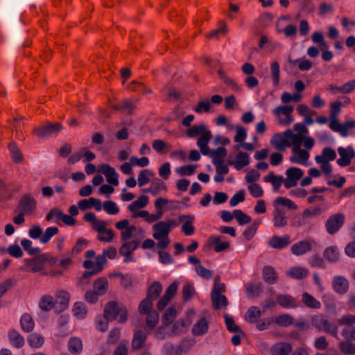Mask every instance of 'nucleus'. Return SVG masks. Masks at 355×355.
I'll use <instances>...</instances> for the list:
<instances>
[{"label": "nucleus", "mask_w": 355, "mask_h": 355, "mask_svg": "<svg viewBox=\"0 0 355 355\" xmlns=\"http://www.w3.org/2000/svg\"><path fill=\"white\" fill-rule=\"evenodd\" d=\"M103 318L107 320H117L123 324L128 320L127 310L123 304L111 301L105 306Z\"/></svg>", "instance_id": "nucleus-1"}, {"label": "nucleus", "mask_w": 355, "mask_h": 355, "mask_svg": "<svg viewBox=\"0 0 355 355\" xmlns=\"http://www.w3.org/2000/svg\"><path fill=\"white\" fill-rule=\"evenodd\" d=\"M63 129L61 123L47 122L45 125L35 128L33 132L41 139L50 137L53 135H58Z\"/></svg>", "instance_id": "nucleus-2"}, {"label": "nucleus", "mask_w": 355, "mask_h": 355, "mask_svg": "<svg viewBox=\"0 0 355 355\" xmlns=\"http://www.w3.org/2000/svg\"><path fill=\"white\" fill-rule=\"evenodd\" d=\"M37 202L31 193H26L19 200L17 208L27 215H31L35 211Z\"/></svg>", "instance_id": "nucleus-3"}, {"label": "nucleus", "mask_w": 355, "mask_h": 355, "mask_svg": "<svg viewBox=\"0 0 355 355\" xmlns=\"http://www.w3.org/2000/svg\"><path fill=\"white\" fill-rule=\"evenodd\" d=\"M345 215L343 213L333 214L329 217L325 223V227L329 234H334L343 225Z\"/></svg>", "instance_id": "nucleus-4"}, {"label": "nucleus", "mask_w": 355, "mask_h": 355, "mask_svg": "<svg viewBox=\"0 0 355 355\" xmlns=\"http://www.w3.org/2000/svg\"><path fill=\"white\" fill-rule=\"evenodd\" d=\"M338 153L340 158L336 162L341 167H345L351 164L352 159L355 157V150L352 146L347 148L339 147Z\"/></svg>", "instance_id": "nucleus-5"}, {"label": "nucleus", "mask_w": 355, "mask_h": 355, "mask_svg": "<svg viewBox=\"0 0 355 355\" xmlns=\"http://www.w3.org/2000/svg\"><path fill=\"white\" fill-rule=\"evenodd\" d=\"M49 261V256L46 254H42L32 259H25L24 260L25 264L30 267V270L33 272L40 271L42 269L44 263Z\"/></svg>", "instance_id": "nucleus-6"}, {"label": "nucleus", "mask_w": 355, "mask_h": 355, "mask_svg": "<svg viewBox=\"0 0 355 355\" xmlns=\"http://www.w3.org/2000/svg\"><path fill=\"white\" fill-rule=\"evenodd\" d=\"M98 171L105 176L106 180L109 184L114 186H117L119 184V175L115 169L109 164H103L98 168Z\"/></svg>", "instance_id": "nucleus-7"}, {"label": "nucleus", "mask_w": 355, "mask_h": 355, "mask_svg": "<svg viewBox=\"0 0 355 355\" xmlns=\"http://www.w3.org/2000/svg\"><path fill=\"white\" fill-rule=\"evenodd\" d=\"M314 241L312 240H303L294 243L291 248V252L295 256L304 254L312 250V244Z\"/></svg>", "instance_id": "nucleus-8"}, {"label": "nucleus", "mask_w": 355, "mask_h": 355, "mask_svg": "<svg viewBox=\"0 0 355 355\" xmlns=\"http://www.w3.org/2000/svg\"><path fill=\"white\" fill-rule=\"evenodd\" d=\"M349 284L348 280L343 276H336L332 280V287L335 292L338 294H345L349 289Z\"/></svg>", "instance_id": "nucleus-9"}, {"label": "nucleus", "mask_w": 355, "mask_h": 355, "mask_svg": "<svg viewBox=\"0 0 355 355\" xmlns=\"http://www.w3.org/2000/svg\"><path fill=\"white\" fill-rule=\"evenodd\" d=\"M69 294L63 290L59 291L56 294V311L60 312L65 310L69 305Z\"/></svg>", "instance_id": "nucleus-10"}, {"label": "nucleus", "mask_w": 355, "mask_h": 355, "mask_svg": "<svg viewBox=\"0 0 355 355\" xmlns=\"http://www.w3.org/2000/svg\"><path fill=\"white\" fill-rule=\"evenodd\" d=\"M291 243V238L288 234L282 237L273 236L268 241V245L274 249H282Z\"/></svg>", "instance_id": "nucleus-11"}, {"label": "nucleus", "mask_w": 355, "mask_h": 355, "mask_svg": "<svg viewBox=\"0 0 355 355\" xmlns=\"http://www.w3.org/2000/svg\"><path fill=\"white\" fill-rule=\"evenodd\" d=\"M227 163L230 166H234L236 170H241L250 164L249 155L245 152H239L235 161L228 160Z\"/></svg>", "instance_id": "nucleus-12"}, {"label": "nucleus", "mask_w": 355, "mask_h": 355, "mask_svg": "<svg viewBox=\"0 0 355 355\" xmlns=\"http://www.w3.org/2000/svg\"><path fill=\"white\" fill-rule=\"evenodd\" d=\"M153 229L155 232L153 233V236L157 240L168 238L170 232L168 225H166V222L159 221L153 225Z\"/></svg>", "instance_id": "nucleus-13"}, {"label": "nucleus", "mask_w": 355, "mask_h": 355, "mask_svg": "<svg viewBox=\"0 0 355 355\" xmlns=\"http://www.w3.org/2000/svg\"><path fill=\"white\" fill-rule=\"evenodd\" d=\"M293 350L291 344L281 342L275 344L270 349L272 355H288Z\"/></svg>", "instance_id": "nucleus-14"}, {"label": "nucleus", "mask_w": 355, "mask_h": 355, "mask_svg": "<svg viewBox=\"0 0 355 355\" xmlns=\"http://www.w3.org/2000/svg\"><path fill=\"white\" fill-rule=\"evenodd\" d=\"M277 302L282 307L293 309L298 306L297 300L290 295H279Z\"/></svg>", "instance_id": "nucleus-15"}, {"label": "nucleus", "mask_w": 355, "mask_h": 355, "mask_svg": "<svg viewBox=\"0 0 355 355\" xmlns=\"http://www.w3.org/2000/svg\"><path fill=\"white\" fill-rule=\"evenodd\" d=\"M263 279L268 284L277 282L278 276L275 268L270 266H264L262 269Z\"/></svg>", "instance_id": "nucleus-16"}, {"label": "nucleus", "mask_w": 355, "mask_h": 355, "mask_svg": "<svg viewBox=\"0 0 355 355\" xmlns=\"http://www.w3.org/2000/svg\"><path fill=\"white\" fill-rule=\"evenodd\" d=\"M270 144L279 151H283L286 147L291 146V141H286L281 133L275 134L270 139Z\"/></svg>", "instance_id": "nucleus-17"}, {"label": "nucleus", "mask_w": 355, "mask_h": 355, "mask_svg": "<svg viewBox=\"0 0 355 355\" xmlns=\"http://www.w3.org/2000/svg\"><path fill=\"white\" fill-rule=\"evenodd\" d=\"M8 148L12 158V162L15 164H21L24 162V156L17 147L15 141H12L8 144Z\"/></svg>", "instance_id": "nucleus-18"}, {"label": "nucleus", "mask_w": 355, "mask_h": 355, "mask_svg": "<svg viewBox=\"0 0 355 355\" xmlns=\"http://www.w3.org/2000/svg\"><path fill=\"white\" fill-rule=\"evenodd\" d=\"M262 283L250 282L246 284L245 293L248 298L259 297L262 292Z\"/></svg>", "instance_id": "nucleus-19"}, {"label": "nucleus", "mask_w": 355, "mask_h": 355, "mask_svg": "<svg viewBox=\"0 0 355 355\" xmlns=\"http://www.w3.org/2000/svg\"><path fill=\"white\" fill-rule=\"evenodd\" d=\"M209 329V324L205 318L198 320L193 325L191 331L193 335L200 336L205 334Z\"/></svg>", "instance_id": "nucleus-20"}, {"label": "nucleus", "mask_w": 355, "mask_h": 355, "mask_svg": "<svg viewBox=\"0 0 355 355\" xmlns=\"http://www.w3.org/2000/svg\"><path fill=\"white\" fill-rule=\"evenodd\" d=\"M273 224L276 227H284L287 225L288 221L285 216V211L282 208H277L273 213Z\"/></svg>", "instance_id": "nucleus-21"}, {"label": "nucleus", "mask_w": 355, "mask_h": 355, "mask_svg": "<svg viewBox=\"0 0 355 355\" xmlns=\"http://www.w3.org/2000/svg\"><path fill=\"white\" fill-rule=\"evenodd\" d=\"M147 339V334L142 330L136 331L132 340V348L139 349L145 344Z\"/></svg>", "instance_id": "nucleus-22"}, {"label": "nucleus", "mask_w": 355, "mask_h": 355, "mask_svg": "<svg viewBox=\"0 0 355 355\" xmlns=\"http://www.w3.org/2000/svg\"><path fill=\"white\" fill-rule=\"evenodd\" d=\"M212 137L210 131L203 134L197 141V145L200 148V152L204 155L209 154L210 150L208 148V144Z\"/></svg>", "instance_id": "nucleus-23"}, {"label": "nucleus", "mask_w": 355, "mask_h": 355, "mask_svg": "<svg viewBox=\"0 0 355 355\" xmlns=\"http://www.w3.org/2000/svg\"><path fill=\"white\" fill-rule=\"evenodd\" d=\"M8 338L10 343L16 348H21L24 345V338L15 329H11L8 331Z\"/></svg>", "instance_id": "nucleus-24"}, {"label": "nucleus", "mask_w": 355, "mask_h": 355, "mask_svg": "<svg viewBox=\"0 0 355 355\" xmlns=\"http://www.w3.org/2000/svg\"><path fill=\"white\" fill-rule=\"evenodd\" d=\"M108 289V281L105 277H99L93 284V291L98 295H104Z\"/></svg>", "instance_id": "nucleus-25"}, {"label": "nucleus", "mask_w": 355, "mask_h": 355, "mask_svg": "<svg viewBox=\"0 0 355 355\" xmlns=\"http://www.w3.org/2000/svg\"><path fill=\"white\" fill-rule=\"evenodd\" d=\"M210 243L214 245L216 252H220L230 248V243L227 241H222L220 236H211L209 238Z\"/></svg>", "instance_id": "nucleus-26"}, {"label": "nucleus", "mask_w": 355, "mask_h": 355, "mask_svg": "<svg viewBox=\"0 0 355 355\" xmlns=\"http://www.w3.org/2000/svg\"><path fill=\"white\" fill-rule=\"evenodd\" d=\"M308 270L301 266H295L286 271V275L293 279H302L308 275Z\"/></svg>", "instance_id": "nucleus-27"}, {"label": "nucleus", "mask_w": 355, "mask_h": 355, "mask_svg": "<svg viewBox=\"0 0 355 355\" xmlns=\"http://www.w3.org/2000/svg\"><path fill=\"white\" fill-rule=\"evenodd\" d=\"M162 291V286L159 282H154L148 288L146 297L154 301L160 295Z\"/></svg>", "instance_id": "nucleus-28"}, {"label": "nucleus", "mask_w": 355, "mask_h": 355, "mask_svg": "<svg viewBox=\"0 0 355 355\" xmlns=\"http://www.w3.org/2000/svg\"><path fill=\"white\" fill-rule=\"evenodd\" d=\"M68 350L73 354H79L83 350V343L80 338L77 337L71 338L68 341Z\"/></svg>", "instance_id": "nucleus-29"}, {"label": "nucleus", "mask_w": 355, "mask_h": 355, "mask_svg": "<svg viewBox=\"0 0 355 355\" xmlns=\"http://www.w3.org/2000/svg\"><path fill=\"white\" fill-rule=\"evenodd\" d=\"M213 307L216 310L225 308L228 306V300L224 295H211Z\"/></svg>", "instance_id": "nucleus-30"}, {"label": "nucleus", "mask_w": 355, "mask_h": 355, "mask_svg": "<svg viewBox=\"0 0 355 355\" xmlns=\"http://www.w3.org/2000/svg\"><path fill=\"white\" fill-rule=\"evenodd\" d=\"M209 130H207L206 125L203 123H200L199 125H196L192 126L191 128H189L186 131V135L187 137L190 138L195 137L198 135H203V134H205L206 132H209Z\"/></svg>", "instance_id": "nucleus-31"}, {"label": "nucleus", "mask_w": 355, "mask_h": 355, "mask_svg": "<svg viewBox=\"0 0 355 355\" xmlns=\"http://www.w3.org/2000/svg\"><path fill=\"white\" fill-rule=\"evenodd\" d=\"M20 325L24 331L31 332L35 327V322L30 314L25 313L21 317Z\"/></svg>", "instance_id": "nucleus-32"}, {"label": "nucleus", "mask_w": 355, "mask_h": 355, "mask_svg": "<svg viewBox=\"0 0 355 355\" xmlns=\"http://www.w3.org/2000/svg\"><path fill=\"white\" fill-rule=\"evenodd\" d=\"M227 153V149L222 146L210 150L207 155L212 158V163L214 164V162H224L223 158L226 157Z\"/></svg>", "instance_id": "nucleus-33"}, {"label": "nucleus", "mask_w": 355, "mask_h": 355, "mask_svg": "<svg viewBox=\"0 0 355 355\" xmlns=\"http://www.w3.org/2000/svg\"><path fill=\"white\" fill-rule=\"evenodd\" d=\"M40 308L44 311H49L53 307L56 308L55 302L51 295H44L39 302Z\"/></svg>", "instance_id": "nucleus-34"}, {"label": "nucleus", "mask_w": 355, "mask_h": 355, "mask_svg": "<svg viewBox=\"0 0 355 355\" xmlns=\"http://www.w3.org/2000/svg\"><path fill=\"white\" fill-rule=\"evenodd\" d=\"M148 202V197L147 196H141L137 200L133 201L130 203L128 209L131 212H135L138 209H142L145 207Z\"/></svg>", "instance_id": "nucleus-35"}, {"label": "nucleus", "mask_w": 355, "mask_h": 355, "mask_svg": "<svg viewBox=\"0 0 355 355\" xmlns=\"http://www.w3.org/2000/svg\"><path fill=\"white\" fill-rule=\"evenodd\" d=\"M324 258L329 262L336 263L339 259V252L337 247L330 246L325 249L324 254Z\"/></svg>", "instance_id": "nucleus-36"}, {"label": "nucleus", "mask_w": 355, "mask_h": 355, "mask_svg": "<svg viewBox=\"0 0 355 355\" xmlns=\"http://www.w3.org/2000/svg\"><path fill=\"white\" fill-rule=\"evenodd\" d=\"M261 316V311L257 306H251L245 315V319L250 322H256Z\"/></svg>", "instance_id": "nucleus-37"}, {"label": "nucleus", "mask_w": 355, "mask_h": 355, "mask_svg": "<svg viewBox=\"0 0 355 355\" xmlns=\"http://www.w3.org/2000/svg\"><path fill=\"white\" fill-rule=\"evenodd\" d=\"M186 342V340H183L181 345L178 349H175L171 343L166 342L163 345L162 352L165 355H180L182 352V345H183Z\"/></svg>", "instance_id": "nucleus-38"}, {"label": "nucleus", "mask_w": 355, "mask_h": 355, "mask_svg": "<svg viewBox=\"0 0 355 355\" xmlns=\"http://www.w3.org/2000/svg\"><path fill=\"white\" fill-rule=\"evenodd\" d=\"M152 148L159 154H165L171 146L162 139H155L152 143Z\"/></svg>", "instance_id": "nucleus-39"}, {"label": "nucleus", "mask_w": 355, "mask_h": 355, "mask_svg": "<svg viewBox=\"0 0 355 355\" xmlns=\"http://www.w3.org/2000/svg\"><path fill=\"white\" fill-rule=\"evenodd\" d=\"M303 303L309 308L311 309H320L321 307V303L316 300L311 295L308 293H304L302 299Z\"/></svg>", "instance_id": "nucleus-40"}, {"label": "nucleus", "mask_w": 355, "mask_h": 355, "mask_svg": "<svg viewBox=\"0 0 355 355\" xmlns=\"http://www.w3.org/2000/svg\"><path fill=\"white\" fill-rule=\"evenodd\" d=\"M224 319L227 327V329L229 331L235 334H243V331L241 330L240 327L235 323L233 318L230 316L228 314L225 313L224 315Z\"/></svg>", "instance_id": "nucleus-41"}, {"label": "nucleus", "mask_w": 355, "mask_h": 355, "mask_svg": "<svg viewBox=\"0 0 355 355\" xmlns=\"http://www.w3.org/2000/svg\"><path fill=\"white\" fill-rule=\"evenodd\" d=\"M139 242L136 240H133L130 242L125 241L119 249V253L121 255H128L137 248Z\"/></svg>", "instance_id": "nucleus-42"}, {"label": "nucleus", "mask_w": 355, "mask_h": 355, "mask_svg": "<svg viewBox=\"0 0 355 355\" xmlns=\"http://www.w3.org/2000/svg\"><path fill=\"white\" fill-rule=\"evenodd\" d=\"M275 323L282 327H287L289 325L293 324L294 318L292 315L284 313L278 315L275 320Z\"/></svg>", "instance_id": "nucleus-43"}, {"label": "nucleus", "mask_w": 355, "mask_h": 355, "mask_svg": "<svg viewBox=\"0 0 355 355\" xmlns=\"http://www.w3.org/2000/svg\"><path fill=\"white\" fill-rule=\"evenodd\" d=\"M166 187L164 183L159 179H157L152 182L151 187L148 189H143V193H150L152 194L156 195L157 191L161 189H166Z\"/></svg>", "instance_id": "nucleus-44"}, {"label": "nucleus", "mask_w": 355, "mask_h": 355, "mask_svg": "<svg viewBox=\"0 0 355 355\" xmlns=\"http://www.w3.org/2000/svg\"><path fill=\"white\" fill-rule=\"evenodd\" d=\"M264 181L270 182L273 186L274 190L277 191L284 181V177L282 175L277 176L273 173H270L264 178Z\"/></svg>", "instance_id": "nucleus-45"}, {"label": "nucleus", "mask_w": 355, "mask_h": 355, "mask_svg": "<svg viewBox=\"0 0 355 355\" xmlns=\"http://www.w3.org/2000/svg\"><path fill=\"white\" fill-rule=\"evenodd\" d=\"M176 310L174 307H169L166 310L162 316V322L165 326L171 324L176 318Z\"/></svg>", "instance_id": "nucleus-46"}, {"label": "nucleus", "mask_w": 355, "mask_h": 355, "mask_svg": "<svg viewBox=\"0 0 355 355\" xmlns=\"http://www.w3.org/2000/svg\"><path fill=\"white\" fill-rule=\"evenodd\" d=\"M20 243L24 250L31 256L37 255L40 252V249L38 247H32L33 243L31 240L24 239L21 241Z\"/></svg>", "instance_id": "nucleus-47"}, {"label": "nucleus", "mask_w": 355, "mask_h": 355, "mask_svg": "<svg viewBox=\"0 0 355 355\" xmlns=\"http://www.w3.org/2000/svg\"><path fill=\"white\" fill-rule=\"evenodd\" d=\"M28 342L31 347L39 348L44 344V340L40 334L33 333L28 336Z\"/></svg>", "instance_id": "nucleus-48"}, {"label": "nucleus", "mask_w": 355, "mask_h": 355, "mask_svg": "<svg viewBox=\"0 0 355 355\" xmlns=\"http://www.w3.org/2000/svg\"><path fill=\"white\" fill-rule=\"evenodd\" d=\"M286 175L291 180L297 182L303 176L302 170L297 167H290L286 171Z\"/></svg>", "instance_id": "nucleus-49"}, {"label": "nucleus", "mask_w": 355, "mask_h": 355, "mask_svg": "<svg viewBox=\"0 0 355 355\" xmlns=\"http://www.w3.org/2000/svg\"><path fill=\"white\" fill-rule=\"evenodd\" d=\"M154 175L153 171L149 169H144L141 171L138 175V185L143 187L150 182V177Z\"/></svg>", "instance_id": "nucleus-50"}, {"label": "nucleus", "mask_w": 355, "mask_h": 355, "mask_svg": "<svg viewBox=\"0 0 355 355\" xmlns=\"http://www.w3.org/2000/svg\"><path fill=\"white\" fill-rule=\"evenodd\" d=\"M58 228L57 227H47L44 232H42L41 237V243L46 244L49 242L53 236L58 233Z\"/></svg>", "instance_id": "nucleus-51"}, {"label": "nucleus", "mask_w": 355, "mask_h": 355, "mask_svg": "<svg viewBox=\"0 0 355 355\" xmlns=\"http://www.w3.org/2000/svg\"><path fill=\"white\" fill-rule=\"evenodd\" d=\"M233 214L240 225H244L252 221L250 216L240 209L234 210Z\"/></svg>", "instance_id": "nucleus-52"}, {"label": "nucleus", "mask_w": 355, "mask_h": 355, "mask_svg": "<svg viewBox=\"0 0 355 355\" xmlns=\"http://www.w3.org/2000/svg\"><path fill=\"white\" fill-rule=\"evenodd\" d=\"M146 318V327L149 329L154 328L159 321V314L158 313L153 310L151 312L148 313Z\"/></svg>", "instance_id": "nucleus-53"}, {"label": "nucleus", "mask_w": 355, "mask_h": 355, "mask_svg": "<svg viewBox=\"0 0 355 355\" xmlns=\"http://www.w3.org/2000/svg\"><path fill=\"white\" fill-rule=\"evenodd\" d=\"M153 306V301L146 297L144 299L139 305V312L142 315H146L149 312L153 311L152 308Z\"/></svg>", "instance_id": "nucleus-54"}, {"label": "nucleus", "mask_w": 355, "mask_h": 355, "mask_svg": "<svg viewBox=\"0 0 355 355\" xmlns=\"http://www.w3.org/2000/svg\"><path fill=\"white\" fill-rule=\"evenodd\" d=\"M331 121L329 123V128L334 132H339L343 137H347L348 135L347 130L343 128V124L338 122L337 118H330Z\"/></svg>", "instance_id": "nucleus-55"}, {"label": "nucleus", "mask_w": 355, "mask_h": 355, "mask_svg": "<svg viewBox=\"0 0 355 355\" xmlns=\"http://www.w3.org/2000/svg\"><path fill=\"white\" fill-rule=\"evenodd\" d=\"M73 312L74 315L78 319H83L87 314V309L83 302H78L73 305Z\"/></svg>", "instance_id": "nucleus-56"}, {"label": "nucleus", "mask_w": 355, "mask_h": 355, "mask_svg": "<svg viewBox=\"0 0 355 355\" xmlns=\"http://www.w3.org/2000/svg\"><path fill=\"white\" fill-rule=\"evenodd\" d=\"M340 351L345 354H355V344L351 341H343L339 343Z\"/></svg>", "instance_id": "nucleus-57"}, {"label": "nucleus", "mask_w": 355, "mask_h": 355, "mask_svg": "<svg viewBox=\"0 0 355 355\" xmlns=\"http://www.w3.org/2000/svg\"><path fill=\"white\" fill-rule=\"evenodd\" d=\"M236 135L234 137V141L236 143H243L247 137L246 129L241 125L235 127Z\"/></svg>", "instance_id": "nucleus-58"}, {"label": "nucleus", "mask_w": 355, "mask_h": 355, "mask_svg": "<svg viewBox=\"0 0 355 355\" xmlns=\"http://www.w3.org/2000/svg\"><path fill=\"white\" fill-rule=\"evenodd\" d=\"M315 157H320L329 162V161H333L336 158V153L332 148L327 147L323 148L321 155H316Z\"/></svg>", "instance_id": "nucleus-59"}, {"label": "nucleus", "mask_w": 355, "mask_h": 355, "mask_svg": "<svg viewBox=\"0 0 355 355\" xmlns=\"http://www.w3.org/2000/svg\"><path fill=\"white\" fill-rule=\"evenodd\" d=\"M270 71L273 83L275 86H277L279 83V66L277 61H273L271 63Z\"/></svg>", "instance_id": "nucleus-60"}, {"label": "nucleus", "mask_w": 355, "mask_h": 355, "mask_svg": "<svg viewBox=\"0 0 355 355\" xmlns=\"http://www.w3.org/2000/svg\"><path fill=\"white\" fill-rule=\"evenodd\" d=\"M195 288L190 284H186L182 288V297L184 302H188L195 294Z\"/></svg>", "instance_id": "nucleus-61"}, {"label": "nucleus", "mask_w": 355, "mask_h": 355, "mask_svg": "<svg viewBox=\"0 0 355 355\" xmlns=\"http://www.w3.org/2000/svg\"><path fill=\"white\" fill-rule=\"evenodd\" d=\"M341 334L347 341L355 340V327L350 326L345 327L343 329Z\"/></svg>", "instance_id": "nucleus-62"}, {"label": "nucleus", "mask_w": 355, "mask_h": 355, "mask_svg": "<svg viewBox=\"0 0 355 355\" xmlns=\"http://www.w3.org/2000/svg\"><path fill=\"white\" fill-rule=\"evenodd\" d=\"M103 209L109 214L115 215L119 212V209L116 204L111 200H107L103 203Z\"/></svg>", "instance_id": "nucleus-63"}, {"label": "nucleus", "mask_w": 355, "mask_h": 355, "mask_svg": "<svg viewBox=\"0 0 355 355\" xmlns=\"http://www.w3.org/2000/svg\"><path fill=\"white\" fill-rule=\"evenodd\" d=\"M340 325L353 326L355 324V315L352 314H346L337 320Z\"/></svg>", "instance_id": "nucleus-64"}]
</instances>
